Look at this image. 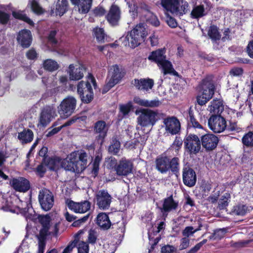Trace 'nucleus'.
I'll use <instances>...</instances> for the list:
<instances>
[{
	"label": "nucleus",
	"instance_id": "26",
	"mask_svg": "<svg viewBox=\"0 0 253 253\" xmlns=\"http://www.w3.org/2000/svg\"><path fill=\"white\" fill-rule=\"evenodd\" d=\"M154 81L150 79H140V80L135 79L134 85L139 90L148 91L152 89L154 85Z\"/></svg>",
	"mask_w": 253,
	"mask_h": 253
},
{
	"label": "nucleus",
	"instance_id": "39",
	"mask_svg": "<svg viewBox=\"0 0 253 253\" xmlns=\"http://www.w3.org/2000/svg\"><path fill=\"white\" fill-rule=\"evenodd\" d=\"M202 225L201 223H199V227L194 229L192 226H187L182 231V234L184 237L188 238L189 236H192L194 233L200 231Z\"/></svg>",
	"mask_w": 253,
	"mask_h": 253
},
{
	"label": "nucleus",
	"instance_id": "7",
	"mask_svg": "<svg viewBox=\"0 0 253 253\" xmlns=\"http://www.w3.org/2000/svg\"><path fill=\"white\" fill-rule=\"evenodd\" d=\"M125 75V72L122 67L118 65L111 66L109 69L108 81L104 86L102 93L107 92L111 88L118 84Z\"/></svg>",
	"mask_w": 253,
	"mask_h": 253
},
{
	"label": "nucleus",
	"instance_id": "24",
	"mask_svg": "<svg viewBox=\"0 0 253 253\" xmlns=\"http://www.w3.org/2000/svg\"><path fill=\"white\" fill-rule=\"evenodd\" d=\"M17 40L23 47H29L32 42V35L29 30L24 29L19 32Z\"/></svg>",
	"mask_w": 253,
	"mask_h": 253
},
{
	"label": "nucleus",
	"instance_id": "40",
	"mask_svg": "<svg viewBox=\"0 0 253 253\" xmlns=\"http://www.w3.org/2000/svg\"><path fill=\"white\" fill-rule=\"evenodd\" d=\"M208 35L212 40L214 41L219 40L220 38L217 28L215 26H211L210 27Z\"/></svg>",
	"mask_w": 253,
	"mask_h": 253
},
{
	"label": "nucleus",
	"instance_id": "22",
	"mask_svg": "<svg viewBox=\"0 0 253 253\" xmlns=\"http://www.w3.org/2000/svg\"><path fill=\"white\" fill-rule=\"evenodd\" d=\"M69 3L68 0H58L55 7L51 8L50 14L54 13L56 16H63L68 10Z\"/></svg>",
	"mask_w": 253,
	"mask_h": 253
},
{
	"label": "nucleus",
	"instance_id": "56",
	"mask_svg": "<svg viewBox=\"0 0 253 253\" xmlns=\"http://www.w3.org/2000/svg\"><path fill=\"white\" fill-rule=\"evenodd\" d=\"M46 158H44L42 163L37 167V171L39 174H43L45 172L46 170V168H47L46 165Z\"/></svg>",
	"mask_w": 253,
	"mask_h": 253
},
{
	"label": "nucleus",
	"instance_id": "49",
	"mask_svg": "<svg viewBox=\"0 0 253 253\" xmlns=\"http://www.w3.org/2000/svg\"><path fill=\"white\" fill-rule=\"evenodd\" d=\"M223 199L219 201V206L220 209L225 208L228 204V200L230 198V195L229 194L226 193L222 197Z\"/></svg>",
	"mask_w": 253,
	"mask_h": 253
},
{
	"label": "nucleus",
	"instance_id": "60",
	"mask_svg": "<svg viewBox=\"0 0 253 253\" xmlns=\"http://www.w3.org/2000/svg\"><path fill=\"white\" fill-rule=\"evenodd\" d=\"M243 72V69L241 68H234L230 71V74L233 76H241L242 75Z\"/></svg>",
	"mask_w": 253,
	"mask_h": 253
},
{
	"label": "nucleus",
	"instance_id": "21",
	"mask_svg": "<svg viewBox=\"0 0 253 253\" xmlns=\"http://www.w3.org/2000/svg\"><path fill=\"white\" fill-rule=\"evenodd\" d=\"M11 183L13 188L19 192H25L30 188L29 181L23 177L13 178Z\"/></svg>",
	"mask_w": 253,
	"mask_h": 253
},
{
	"label": "nucleus",
	"instance_id": "2",
	"mask_svg": "<svg viewBox=\"0 0 253 253\" xmlns=\"http://www.w3.org/2000/svg\"><path fill=\"white\" fill-rule=\"evenodd\" d=\"M147 31L144 24L140 23L137 25L132 30L128 33L124 38L123 42L125 45L134 48L144 42Z\"/></svg>",
	"mask_w": 253,
	"mask_h": 253
},
{
	"label": "nucleus",
	"instance_id": "17",
	"mask_svg": "<svg viewBox=\"0 0 253 253\" xmlns=\"http://www.w3.org/2000/svg\"><path fill=\"white\" fill-rule=\"evenodd\" d=\"M182 178L184 184L189 187L194 186L196 182L195 171L189 167H185L182 169Z\"/></svg>",
	"mask_w": 253,
	"mask_h": 253
},
{
	"label": "nucleus",
	"instance_id": "27",
	"mask_svg": "<svg viewBox=\"0 0 253 253\" xmlns=\"http://www.w3.org/2000/svg\"><path fill=\"white\" fill-rule=\"evenodd\" d=\"M26 10H29L38 16L44 14L45 12V10L37 0H28Z\"/></svg>",
	"mask_w": 253,
	"mask_h": 253
},
{
	"label": "nucleus",
	"instance_id": "46",
	"mask_svg": "<svg viewBox=\"0 0 253 253\" xmlns=\"http://www.w3.org/2000/svg\"><path fill=\"white\" fill-rule=\"evenodd\" d=\"M46 237V236H45L37 235V237L39 240V249L38 253H43L45 246V240Z\"/></svg>",
	"mask_w": 253,
	"mask_h": 253
},
{
	"label": "nucleus",
	"instance_id": "3",
	"mask_svg": "<svg viewBox=\"0 0 253 253\" xmlns=\"http://www.w3.org/2000/svg\"><path fill=\"white\" fill-rule=\"evenodd\" d=\"M90 83L96 87V83L94 77L90 74H88L86 82H80L77 86V91L82 100L85 103H89L93 98V91Z\"/></svg>",
	"mask_w": 253,
	"mask_h": 253
},
{
	"label": "nucleus",
	"instance_id": "58",
	"mask_svg": "<svg viewBox=\"0 0 253 253\" xmlns=\"http://www.w3.org/2000/svg\"><path fill=\"white\" fill-rule=\"evenodd\" d=\"M107 21L112 26H116L119 21V17H106Z\"/></svg>",
	"mask_w": 253,
	"mask_h": 253
},
{
	"label": "nucleus",
	"instance_id": "61",
	"mask_svg": "<svg viewBox=\"0 0 253 253\" xmlns=\"http://www.w3.org/2000/svg\"><path fill=\"white\" fill-rule=\"evenodd\" d=\"M190 121L193 126L195 128H200L204 130L203 126L198 123V121L194 118V117L190 115Z\"/></svg>",
	"mask_w": 253,
	"mask_h": 253
},
{
	"label": "nucleus",
	"instance_id": "32",
	"mask_svg": "<svg viewBox=\"0 0 253 253\" xmlns=\"http://www.w3.org/2000/svg\"><path fill=\"white\" fill-rule=\"evenodd\" d=\"M208 107V110L214 115L220 114L224 110L222 101L220 99H213Z\"/></svg>",
	"mask_w": 253,
	"mask_h": 253
},
{
	"label": "nucleus",
	"instance_id": "47",
	"mask_svg": "<svg viewBox=\"0 0 253 253\" xmlns=\"http://www.w3.org/2000/svg\"><path fill=\"white\" fill-rule=\"evenodd\" d=\"M88 244L83 241H80L78 244V253H88Z\"/></svg>",
	"mask_w": 253,
	"mask_h": 253
},
{
	"label": "nucleus",
	"instance_id": "54",
	"mask_svg": "<svg viewBox=\"0 0 253 253\" xmlns=\"http://www.w3.org/2000/svg\"><path fill=\"white\" fill-rule=\"evenodd\" d=\"M190 243V240L188 238L183 237L181 239L180 244L179 245V250H183L184 249H187L189 246Z\"/></svg>",
	"mask_w": 253,
	"mask_h": 253
},
{
	"label": "nucleus",
	"instance_id": "48",
	"mask_svg": "<svg viewBox=\"0 0 253 253\" xmlns=\"http://www.w3.org/2000/svg\"><path fill=\"white\" fill-rule=\"evenodd\" d=\"M120 149V142L117 140L113 141V143L109 146V151L114 154H117Z\"/></svg>",
	"mask_w": 253,
	"mask_h": 253
},
{
	"label": "nucleus",
	"instance_id": "42",
	"mask_svg": "<svg viewBox=\"0 0 253 253\" xmlns=\"http://www.w3.org/2000/svg\"><path fill=\"white\" fill-rule=\"evenodd\" d=\"M249 211L248 207L245 205H238L234 207L233 212L238 215H244Z\"/></svg>",
	"mask_w": 253,
	"mask_h": 253
},
{
	"label": "nucleus",
	"instance_id": "64",
	"mask_svg": "<svg viewBox=\"0 0 253 253\" xmlns=\"http://www.w3.org/2000/svg\"><path fill=\"white\" fill-rule=\"evenodd\" d=\"M247 52L249 56L253 58V40L249 43L247 47Z\"/></svg>",
	"mask_w": 253,
	"mask_h": 253
},
{
	"label": "nucleus",
	"instance_id": "1",
	"mask_svg": "<svg viewBox=\"0 0 253 253\" xmlns=\"http://www.w3.org/2000/svg\"><path fill=\"white\" fill-rule=\"evenodd\" d=\"M46 167L51 170L60 168L76 173L82 172L86 167L88 156L83 150L72 152L64 159L59 158H46Z\"/></svg>",
	"mask_w": 253,
	"mask_h": 253
},
{
	"label": "nucleus",
	"instance_id": "23",
	"mask_svg": "<svg viewBox=\"0 0 253 253\" xmlns=\"http://www.w3.org/2000/svg\"><path fill=\"white\" fill-rule=\"evenodd\" d=\"M178 203L174 201L172 196L165 198L164 200L163 206L160 208L163 214H168V212L177 209Z\"/></svg>",
	"mask_w": 253,
	"mask_h": 253
},
{
	"label": "nucleus",
	"instance_id": "6",
	"mask_svg": "<svg viewBox=\"0 0 253 253\" xmlns=\"http://www.w3.org/2000/svg\"><path fill=\"white\" fill-rule=\"evenodd\" d=\"M139 115L137 118V123L143 127L153 126L158 120V113L148 109H141L135 111Z\"/></svg>",
	"mask_w": 253,
	"mask_h": 253
},
{
	"label": "nucleus",
	"instance_id": "30",
	"mask_svg": "<svg viewBox=\"0 0 253 253\" xmlns=\"http://www.w3.org/2000/svg\"><path fill=\"white\" fill-rule=\"evenodd\" d=\"M133 101L134 103L140 106L146 107H157L161 104L160 101L158 100H149L142 99L139 96H135Z\"/></svg>",
	"mask_w": 253,
	"mask_h": 253
},
{
	"label": "nucleus",
	"instance_id": "57",
	"mask_svg": "<svg viewBox=\"0 0 253 253\" xmlns=\"http://www.w3.org/2000/svg\"><path fill=\"white\" fill-rule=\"evenodd\" d=\"M227 232L226 228L219 229L214 231L215 238L217 240H220L225 235Z\"/></svg>",
	"mask_w": 253,
	"mask_h": 253
},
{
	"label": "nucleus",
	"instance_id": "5",
	"mask_svg": "<svg viewBox=\"0 0 253 253\" xmlns=\"http://www.w3.org/2000/svg\"><path fill=\"white\" fill-rule=\"evenodd\" d=\"M162 7L167 11L171 14H179L182 16L189 11V3L185 1L180 7L179 0H161Z\"/></svg>",
	"mask_w": 253,
	"mask_h": 253
},
{
	"label": "nucleus",
	"instance_id": "44",
	"mask_svg": "<svg viewBox=\"0 0 253 253\" xmlns=\"http://www.w3.org/2000/svg\"><path fill=\"white\" fill-rule=\"evenodd\" d=\"M205 8L203 5L195 6L192 10L190 16H204Z\"/></svg>",
	"mask_w": 253,
	"mask_h": 253
},
{
	"label": "nucleus",
	"instance_id": "36",
	"mask_svg": "<svg viewBox=\"0 0 253 253\" xmlns=\"http://www.w3.org/2000/svg\"><path fill=\"white\" fill-rule=\"evenodd\" d=\"M43 68L49 71H54L58 69L59 65L55 60L49 59L45 60L43 63Z\"/></svg>",
	"mask_w": 253,
	"mask_h": 253
},
{
	"label": "nucleus",
	"instance_id": "45",
	"mask_svg": "<svg viewBox=\"0 0 253 253\" xmlns=\"http://www.w3.org/2000/svg\"><path fill=\"white\" fill-rule=\"evenodd\" d=\"M121 10L120 7L115 4H112L110 7L109 12L106 16H120Z\"/></svg>",
	"mask_w": 253,
	"mask_h": 253
},
{
	"label": "nucleus",
	"instance_id": "10",
	"mask_svg": "<svg viewBox=\"0 0 253 253\" xmlns=\"http://www.w3.org/2000/svg\"><path fill=\"white\" fill-rule=\"evenodd\" d=\"M39 201L42 209L45 211L50 210L54 204V197L51 192L47 189L40 191Z\"/></svg>",
	"mask_w": 253,
	"mask_h": 253
},
{
	"label": "nucleus",
	"instance_id": "63",
	"mask_svg": "<svg viewBox=\"0 0 253 253\" xmlns=\"http://www.w3.org/2000/svg\"><path fill=\"white\" fill-rule=\"evenodd\" d=\"M26 55L28 59L34 60L37 58V53L34 49H31L27 52Z\"/></svg>",
	"mask_w": 253,
	"mask_h": 253
},
{
	"label": "nucleus",
	"instance_id": "55",
	"mask_svg": "<svg viewBox=\"0 0 253 253\" xmlns=\"http://www.w3.org/2000/svg\"><path fill=\"white\" fill-rule=\"evenodd\" d=\"M182 144V140L179 138L176 137L174 141H173L171 147L173 149H174L175 151H178L179 149L181 148Z\"/></svg>",
	"mask_w": 253,
	"mask_h": 253
},
{
	"label": "nucleus",
	"instance_id": "50",
	"mask_svg": "<svg viewBox=\"0 0 253 253\" xmlns=\"http://www.w3.org/2000/svg\"><path fill=\"white\" fill-rule=\"evenodd\" d=\"M132 108L131 102H128L126 105H121L120 106V110L124 116H125L130 112L131 109Z\"/></svg>",
	"mask_w": 253,
	"mask_h": 253
},
{
	"label": "nucleus",
	"instance_id": "19",
	"mask_svg": "<svg viewBox=\"0 0 253 253\" xmlns=\"http://www.w3.org/2000/svg\"><path fill=\"white\" fill-rule=\"evenodd\" d=\"M67 206L69 209L75 212L84 213L90 209V203L87 201H84L80 203H76L70 201L67 202Z\"/></svg>",
	"mask_w": 253,
	"mask_h": 253
},
{
	"label": "nucleus",
	"instance_id": "62",
	"mask_svg": "<svg viewBox=\"0 0 253 253\" xmlns=\"http://www.w3.org/2000/svg\"><path fill=\"white\" fill-rule=\"evenodd\" d=\"M147 22L154 26H158L160 25V21L157 17H150L147 20Z\"/></svg>",
	"mask_w": 253,
	"mask_h": 253
},
{
	"label": "nucleus",
	"instance_id": "11",
	"mask_svg": "<svg viewBox=\"0 0 253 253\" xmlns=\"http://www.w3.org/2000/svg\"><path fill=\"white\" fill-rule=\"evenodd\" d=\"M184 147L190 154H196L201 150V141L195 134H189L184 140Z\"/></svg>",
	"mask_w": 253,
	"mask_h": 253
},
{
	"label": "nucleus",
	"instance_id": "25",
	"mask_svg": "<svg viewBox=\"0 0 253 253\" xmlns=\"http://www.w3.org/2000/svg\"><path fill=\"white\" fill-rule=\"evenodd\" d=\"M25 11H15L11 3L7 5L0 4V16H10L11 12L12 16H27L24 13Z\"/></svg>",
	"mask_w": 253,
	"mask_h": 253
},
{
	"label": "nucleus",
	"instance_id": "12",
	"mask_svg": "<svg viewBox=\"0 0 253 253\" xmlns=\"http://www.w3.org/2000/svg\"><path fill=\"white\" fill-rule=\"evenodd\" d=\"M56 116V109L53 105L44 107L40 114L39 125L42 126H46Z\"/></svg>",
	"mask_w": 253,
	"mask_h": 253
},
{
	"label": "nucleus",
	"instance_id": "35",
	"mask_svg": "<svg viewBox=\"0 0 253 253\" xmlns=\"http://www.w3.org/2000/svg\"><path fill=\"white\" fill-rule=\"evenodd\" d=\"M18 138L22 143H29L33 139V133L31 130L25 129L18 133Z\"/></svg>",
	"mask_w": 253,
	"mask_h": 253
},
{
	"label": "nucleus",
	"instance_id": "15",
	"mask_svg": "<svg viewBox=\"0 0 253 253\" xmlns=\"http://www.w3.org/2000/svg\"><path fill=\"white\" fill-rule=\"evenodd\" d=\"M112 199L111 196L105 190H100L96 194V204L100 210L109 209Z\"/></svg>",
	"mask_w": 253,
	"mask_h": 253
},
{
	"label": "nucleus",
	"instance_id": "14",
	"mask_svg": "<svg viewBox=\"0 0 253 253\" xmlns=\"http://www.w3.org/2000/svg\"><path fill=\"white\" fill-rule=\"evenodd\" d=\"M208 125L213 132L220 133L226 128V122L224 118L219 115H212L208 120Z\"/></svg>",
	"mask_w": 253,
	"mask_h": 253
},
{
	"label": "nucleus",
	"instance_id": "28",
	"mask_svg": "<svg viewBox=\"0 0 253 253\" xmlns=\"http://www.w3.org/2000/svg\"><path fill=\"white\" fill-rule=\"evenodd\" d=\"M169 159L166 156L158 157L156 160V168L162 173H165L169 170Z\"/></svg>",
	"mask_w": 253,
	"mask_h": 253
},
{
	"label": "nucleus",
	"instance_id": "18",
	"mask_svg": "<svg viewBox=\"0 0 253 253\" xmlns=\"http://www.w3.org/2000/svg\"><path fill=\"white\" fill-rule=\"evenodd\" d=\"M166 130L173 135L177 134L180 130V124L179 121L174 117L166 118L164 121Z\"/></svg>",
	"mask_w": 253,
	"mask_h": 253
},
{
	"label": "nucleus",
	"instance_id": "52",
	"mask_svg": "<svg viewBox=\"0 0 253 253\" xmlns=\"http://www.w3.org/2000/svg\"><path fill=\"white\" fill-rule=\"evenodd\" d=\"M93 11L95 16H103L106 13V10L101 4H99L97 7H95Z\"/></svg>",
	"mask_w": 253,
	"mask_h": 253
},
{
	"label": "nucleus",
	"instance_id": "4",
	"mask_svg": "<svg viewBox=\"0 0 253 253\" xmlns=\"http://www.w3.org/2000/svg\"><path fill=\"white\" fill-rule=\"evenodd\" d=\"M165 49H159L152 52L148 56L150 60H152L157 63L158 66L162 69L165 75L171 73L174 71L171 63L166 59Z\"/></svg>",
	"mask_w": 253,
	"mask_h": 253
},
{
	"label": "nucleus",
	"instance_id": "16",
	"mask_svg": "<svg viewBox=\"0 0 253 253\" xmlns=\"http://www.w3.org/2000/svg\"><path fill=\"white\" fill-rule=\"evenodd\" d=\"M84 66L80 63L70 64L67 70L69 78L71 80L77 81L81 79L84 77L85 72Z\"/></svg>",
	"mask_w": 253,
	"mask_h": 253
},
{
	"label": "nucleus",
	"instance_id": "34",
	"mask_svg": "<svg viewBox=\"0 0 253 253\" xmlns=\"http://www.w3.org/2000/svg\"><path fill=\"white\" fill-rule=\"evenodd\" d=\"M97 224L104 229H108L111 226V222L108 215L105 213H100L97 217Z\"/></svg>",
	"mask_w": 253,
	"mask_h": 253
},
{
	"label": "nucleus",
	"instance_id": "59",
	"mask_svg": "<svg viewBox=\"0 0 253 253\" xmlns=\"http://www.w3.org/2000/svg\"><path fill=\"white\" fill-rule=\"evenodd\" d=\"M149 40L152 46H156L158 43V36L154 33L149 37Z\"/></svg>",
	"mask_w": 253,
	"mask_h": 253
},
{
	"label": "nucleus",
	"instance_id": "20",
	"mask_svg": "<svg viewBox=\"0 0 253 253\" xmlns=\"http://www.w3.org/2000/svg\"><path fill=\"white\" fill-rule=\"evenodd\" d=\"M203 146L208 150L214 149L218 143L217 137L212 134L204 135L201 138Z\"/></svg>",
	"mask_w": 253,
	"mask_h": 253
},
{
	"label": "nucleus",
	"instance_id": "29",
	"mask_svg": "<svg viewBox=\"0 0 253 253\" xmlns=\"http://www.w3.org/2000/svg\"><path fill=\"white\" fill-rule=\"evenodd\" d=\"M72 4L78 5L81 14H86L90 9L92 0H70Z\"/></svg>",
	"mask_w": 253,
	"mask_h": 253
},
{
	"label": "nucleus",
	"instance_id": "51",
	"mask_svg": "<svg viewBox=\"0 0 253 253\" xmlns=\"http://www.w3.org/2000/svg\"><path fill=\"white\" fill-rule=\"evenodd\" d=\"M164 18L170 27L174 28L177 26V22L173 17H164Z\"/></svg>",
	"mask_w": 253,
	"mask_h": 253
},
{
	"label": "nucleus",
	"instance_id": "37",
	"mask_svg": "<svg viewBox=\"0 0 253 253\" xmlns=\"http://www.w3.org/2000/svg\"><path fill=\"white\" fill-rule=\"evenodd\" d=\"M93 36L99 42H104L106 35L102 28L96 27L93 29Z\"/></svg>",
	"mask_w": 253,
	"mask_h": 253
},
{
	"label": "nucleus",
	"instance_id": "38",
	"mask_svg": "<svg viewBox=\"0 0 253 253\" xmlns=\"http://www.w3.org/2000/svg\"><path fill=\"white\" fill-rule=\"evenodd\" d=\"M244 145L248 147H253V132L249 131L246 133L242 139Z\"/></svg>",
	"mask_w": 253,
	"mask_h": 253
},
{
	"label": "nucleus",
	"instance_id": "13",
	"mask_svg": "<svg viewBox=\"0 0 253 253\" xmlns=\"http://www.w3.org/2000/svg\"><path fill=\"white\" fill-rule=\"evenodd\" d=\"M133 169V161L126 158H122L115 168L116 173L120 176L129 175L132 172Z\"/></svg>",
	"mask_w": 253,
	"mask_h": 253
},
{
	"label": "nucleus",
	"instance_id": "33",
	"mask_svg": "<svg viewBox=\"0 0 253 253\" xmlns=\"http://www.w3.org/2000/svg\"><path fill=\"white\" fill-rule=\"evenodd\" d=\"M94 130L96 133L98 134V139L103 140L106 135L108 127L104 121H100L96 123Z\"/></svg>",
	"mask_w": 253,
	"mask_h": 253
},
{
	"label": "nucleus",
	"instance_id": "43",
	"mask_svg": "<svg viewBox=\"0 0 253 253\" xmlns=\"http://www.w3.org/2000/svg\"><path fill=\"white\" fill-rule=\"evenodd\" d=\"M134 10L132 9V11L133 13H137L138 9L140 8L141 10L147 12L149 13H153L151 12V7L148 5L146 4L144 2H141L139 4V7L136 5H133Z\"/></svg>",
	"mask_w": 253,
	"mask_h": 253
},
{
	"label": "nucleus",
	"instance_id": "41",
	"mask_svg": "<svg viewBox=\"0 0 253 253\" xmlns=\"http://www.w3.org/2000/svg\"><path fill=\"white\" fill-rule=\"evenodd\" d=\"M169 169H170L172 172L175 174L178 172L179 170V162L178 158L174 157L170 161L169 160Z\"/></svg>",
	"mask_w": 253,
	"mask_h": 253
},
{
	"label": "nucleus",
	"instance_id": "8",
	"mask_svg": "<svg viewBox=\"0 0 253 253\" xmlns=\"http://www.w3.org/2000/svg\"><path fill=\"white\" fill-rule=\"evenodd\" d=\"M201 94L197 96V101L199 105H203L212 97L214 94V85L211 81L204 79L201 84Z\"/></svg>",
	"mask_w": 253,
	"mask_h": 253
},
{
	"label": "nucleus",
	"instance_id": "31",
	"mask_svg": "<svg viewBox=\"0 0 253 253\" xmlns=\"http://www.w3.org/2000/svg\"><path fill=\"white\" fill-rule=\"evenodd\" d=\"M39 221L42 225V228L40 231L38 235L46 236L49 232L50 217L48 215H40L38 217Z\"/></svg>",
	"mask_w": 253,
	"mask_h": 253
},
{
	"label": "nucleus",
	"instance_id": "53",
	"mask_svg": "<svg viewBox=\"0 0 253 253\" xmlns=\"http://www.w3.org/2000/svg\"><path fill=\"white\" fill-rule=\"evenodd\" d=\"M162 253H178L176 248L171 245H166L162 247Z\"/></svg>",
	"mask_w": 253,
	"mask_h": 253
},
{
	"label": "nucleus",
	"instance_id": "9",
	"mask_svg": "<svg viewBox=\"0 0 253 253\" xmlns=\"http://www.w3.org/2000/svg\"><path fill=\"white\" fill-rule=\"evenodd\" d=\"M76 105V99L69 96L64 99L58 107V112L61 117L67 118L74 112Z\"/></svg>",
	"mask_w": 253,
	"mask_h": 253
}]
</instances>
